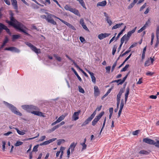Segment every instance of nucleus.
<instances>
[{"instance_id":"obj_1","label":"nucleus","mask_w":159,"mask_h":159,"mask_svg":"<svg viewBox=\"0 0 159 159\" xmlns=\"http://www.w3.org/2000/svg\"><path fill=\"white\" fill-rule=\"evenodd\" d=\"M10 21L7 20V22L10 25L13 26L17 30L24 33L27 35L30 36V34L26 32V30L28 29L21 23L18 22L14 18L13 13H10Z\"/></svg>"},{"instance_id":"obj_2","label":"nucleus","mask_w":159,"mask_h":159,"mask_svg":"<svg viewBox=\"0 0 159 159\" xmlns=\"http://www.w3.org/2000/svg\"><path fill=\"white\" fill-rule=\"evenodd\" d=\"M4 104L11 110L14 114L19 116H21L22 114L19 111H17L16 107H14L12 105L9 104L8 103L4 102Z\"/></svg>"},{"instance_id":"obj_3","label":"nucleus","mask_w":159,"mask_h":159,"mask_svg":"<svg viewBox=\"0 0 159 159\" xmlns=\"http://www.w3.org/2000/svg\"><path fill=\"white\" fill-rule=\"evenodd\" d=\"M52 17L57 19L59 20H61V19L53 15L48 14L47 18H46V20L48 21V22L50 23L53 25H57V23L55 21H54V20L52 18Z\"/></svg>"},{"instance_id":"obj_4","label":"nucleus","mask_w":159,"mask_h":159,"mask_svg":"<svg viewBox=\"0 0 159 159\" xmlns=\"http://www.w3.org/2000/svg\"><path fill=\"white\" fill-rule=\"evenodd\" d=\"M22 107L27 111L31 113L34 110H37L38 109L37 107L33 105H24L22 106Z\"/></svg>"},{"instance_id":"obj_5","label":"nucleus","mask_w":159,"mask_h":159,"mask_svg":"<svg viewBox=\"0 0 159 159\" xmlns=\"http://www.w3.org/2000/svg\"><path fill=\"white\" fill-rule=\"evenodd\" d=\"M25 43L36 53L38 54L41 53L40 50L39 49H38L30 43L28 42H26Z\"/></svg>"},{"instance_id":"obj_6","label":"nucleus","mask_w":159,"mask_h":159,"mask_svg":"<svg viewBox=\"0 0 159 159\" xmlns=\"http://www.w3.org/2000/svg\"><path fill=\"white\" fill-rule=\"evenodd\" d=\"M104 114V111H102L101 112L98 116H96L92 122V125L93 126H94Z\"/></svg>"},{"instance_id":"obj_7","label":"nucleus","mask_w":159,"mask_h":159,"mask_svg":"<svg viewBox=\"0 0 159 159\" xmlns=\"http://www.w3.org/2000/svg\"><path fill=\"white\" fill-rule=\"evenodd\" d=\"M96 114L95 111H94L90 117H88L82 125L81 126H83L88 124L94 117Z\"/></svg>"},{"instance_id":"obj_8","label":"nucleus","mask_w":159,"mask_h":159,"mask_svg":"<svg viewBox=\"0 0 159 159\" xmlns=\"http://www.w3.org/2000/svg\"><path fill=\"white\" fill-rule=\"evenodd\" d=\"M65 147H61L60 148V151H57L56 154V157H58L61 153L59 159H61L63 154L64 151L65 149Z\"/></svg>"},{"instance_id":"obj_9","label":"nucleus","mask_w":159,"mask_h":159,"mask_svg":"<svg viewBox=\"0 0 159 159\" xmlns=\"http://www.w3.org/2000/svg\"><path fill=\"white\" fill-rule=\"evenodd\" d=\"M81 112L80 110H79L77 112H75L72 116V120H73L75 121L79 118V115Z\"/></svg>"},{"instance_id":"obj_10","label":"nucleus","mask_w":159,"mask_h":159,"mask_svg":"<svg viewBox=\"0 0 159 159\" xmlns=\"http://www.w3.org/2000/svg\"><path fill=\"white\" fill-rule=\"evenodd\" d=\"M111 35L109 33H101L98 35V38L100 40H102L103 39L108 37Z\"/></svg>"},{"instance_id":"obj_11","label":"nucleus","mask_w":159,"mask_h":159,"mask_svg":"<svg viewBox=\"0 0 159 159\" xmlns=\"http://www.w3.org/2000/svg\"><path fill=\"white\" fill-rule=\"evenodd\" d=\"M143 142L147 143L154 145H155L156 143L155 142L154 140L148 138L144 139L143 140Z\"/></svg>"},{"instance_id":"obj_12","label":"nucleus","mask_w":159,"mask_h":159,"mask_svg":"<svg viewBox=\"0 0 159 159\" xmlns=\"http://www.w3.org/2000/svg\"><path fill=\"white\" fill-rule=\"evenodd\" d=\"M56 139H57L56 138H53V139H49L48 140L45 141V142L41 143L39 144V145L40 146H42V145H47L49 144L50 143L53 142L54 141H55Z\"/></svg>"},{"instance_id":"obj_13","label":"nucleus","mask_w":159,"mask_h":159,"mask_svg":"<svg viewBox=\"0 0 159 159\" xmlns=\"http://www.w3.org/2000/svg\"><path fill=\"white\" fill-rule=\"evenodd\" d=\"M31 113L35 115L39 116L40 117H46V116L44 115L43 113L39 111H33L31 112Z\"/></svg>"},{"instance_id":"obj_14","label":"nucleus","mask_w":159,"mask_h":159,"mask_svg":"<svg viewBox=\"0 0 159 159\" xmlns=\"http://www.w3.org/2000/svg\"><path fill=\"white\" fill-rule=\"evenodd\" d=\"M60 21L62 22V23H64V24H65L68 27H69L70 28H71L72 29L74 30H76V29L72 25L70 24L69 23L65 21L62 20H60Z\"/></svg>"},{"instance_id":"obj_15","label":"nucleus","mask_w":159,"mask_h":159,"mask_svg":"<svg viewBox=\"0 0 159 159\" xmlns=\"http://www.w3.org/2000/svg\"><path fill=\"white\" fill-rule=\"evenodd\" d=\"M87 71L90 74L92 82L95 84L96 83V79L95 77L94 76V74L89 70H87Z\"/></svg>"},{"instance_id":"obj_16","label":"nucleus","mask_w":159,"mask_h":159,"mask_svg":"<svg viewBox=\"0 0 159 159\" xmlns=\"http://www.w3.org/2000/svg\"><path fill=\"white\" fill-rule=\"evenodd\" d=\"M94 95L95 97L98 96L100 94V92L98 87L97 86H95L94 87Z\"/></svg>"},{"instance_id":"obj_17","label":"nucleus","mask_w":159,"mask_h":159,"mask_svg":"<svg viewBox=\"0 0 159 159\" xmlns=\"http://www.w3.org/2000/svg\"><path fill=\"white\" fill-rule=\"evenodd\" d=\"M124 89L123 88H121L120 89L119 93L117 95V100H120L121 96L122 93H124Z\"/></svg>"},{"instance_id":"obj_18","label":"nucleus","mask_w":159,"mask_h":159,"mask_svg":"<svg viewBox=\"0 0 159 159\" xmlns=\"http://www.w3.org/2000/svg\"><path fill=\"white\" fill-rule=\"evenodd\" d=\"M11 4L14 7V8L16 10L18 9V6L17 2L16 0H11Z\"/></svg>"},{"instance_id":"obj_19","label":"nucleus","mask_w":159,"mask_h":159,"mask_svg":"<svg viewBox=\"0 0 159 159\" xmlns=\"http://www.w3.org/2000/svg\"><path fill=\"white\" fill-rule=\"evenodd\" d=\"M107 3V2L106 0L103 1L102 2H98L97 4V7L101 6V7H104L105 6Z\"/></svg>"},{"instance_id":"obj_20","label":"nucleus","mask_w":159,"mask_h":159,"mask_svg":"<svg viewBox=\"0 0 159 159\" xmlns=\"http://www.w3.org/2000/svg\"><path fill=\"white\" fill-rule=\"evenodd\" d=\"M77 143H75L74 142L72 143L70 145L69 149H70L71 152H72L74 150V148L76 145Z\"/></svg>"},{"instance_id":"obj_21","label":"nucleus","mask_w":159,"mask_h":159,"mask_svg":"<svg viewBox=\"0 0 159 159\" xmlns=\"http://www.w3.org/2000/svg\"><path fill=\"white\" fill-rule=\"evenodd\" d=\"M129 87H127L126 89V93L125 94V103L127 102V100L128 96L129 94Z\"/></svg>"},{"instance_id":"obj_22","label":"nucleus","mask_w":159,"mask_h":159,"mask_svg":"<svg viewBox=\"0 0 159 159\" xmlns=\"http://www.w3.org/2000/svg\"><path fill=\"white\" fill-rule=\"evenodd\" d=\"M129 38L125 34L121 39V42L124 43V41L125 40L126 42L129 40Z\"/></svg>"},{"instance_id":"obj_23","label":"nucleus","mask_w":159,"mask_h":159,"mask_svg":"<svg viewBox=\"0 0 159 159\" xmlns=\"http://www.w3.org/2000/svg\"><path fill=\"white\" fill-rule=\"evenodd\" d=\"M71 70L73 71L75 75H76L77 77L78 80H79L80 81H82V80L81 79V78L79 76L77 72L76 71V70H75V69L73 68H71Z\"/></svg>"},{"instance_id":"obj_24","label":"nucleus","mask_w":159,"mask_h":159,"mask_svg":"<svg viewBox=\"0 0 159 159\" xmlns=\"http://www.w3.org/2000/svg\"><path fill=\"white\" fill-rule=\"evenodd\" d=\"M136 28L137 27H135L131 31L128 32L126 35L128 36V37L130 38L131 35L135 32Z\"/></svg>"},{"instance_id":"obj_25","label":"nucleus","mask_w":159,"mask_h":159,"mask_svg":"<svg viewBox=\"0 0 159 159\" xmlns=\"http://www.w3.org/2000/svg\"><path fill=\"white\" fill-rule=\"evenodd\" d=\"M123 24H124L123 23L116 24V25H114L113 27H112V30L116 29L117 28H119L121 26V25Z\"/></svg>"},{"instance_id":"obj_26","label":"nucleus","mask_w":159,"mask_h":159,"mask_svg":"<svg viewBox=\"0 0 159 159\" xmlns=\"http://www.w3.org/2000/svg\"><path fill=\"white\" fill-rule=\"evenodd\" d=\"M72 10L71 11V12L73 13L77 16H80V15L78 10L75 8H73Z\"/></svg>"},{"instance_id":"obj_27","label":"nucleus","mask_w":159,"mask_h":159,"mask_svg":"<svg viewBox=\"0 0 159 159\" xmlns=\"http://www.w3.org/2000/svg\"><path fill=\"white\" fill-rule=\"evenodd\" d=\"M78 1L81 5L85 9H86V7L85 6V3L83 0H77Z\"/></svg>"},{"instance_id":"obj_28","label":"nucleus","mask_w":159,"mask_h":159,"mask_svg":"<svg viewBox=\"0 0 159 159\" xmlns=\"http://www.w3.org/2000/svg\"><path fill=\"white\" fill-rule=\"evenodd\" d=\"M20 37V35L19 34L13 35L12 36V40L14 41L16 39H17Z\"/></svg>"},{"instance_id":"obj_29","label":"nucleus","mask_w":159,"mask_h":159,"mask_svg":"<svg viewBox=\"0 0 159 159\" xmlns=\"http://www.w3.org/2000/svg\"><path fill=\"white\" fill-rule=\"evenodd\" d=\"M65 9L67 11H70V12L72 10L73 8H71L70 6L69 5H66L64 7Z\"/></svg>"},{"instance_id":"obj_30","label":"nucleus","mask_w":159,"mask_h":159,"mask_svg":"<svg viewBox=\"0 0 159 159\" xmlns=\"http://www.w3.org/2000/svg\"><path fill=\"white\" fill-rule=\"evenodd\" d=\"M53 56L58 61L60 62L61 61V58L59 56H58L57 54H54Z\"/></svg>"},{"instance_id":"obj_31","label":"nucleus","mask_w":159,"mask_h":159,"mask_svg":"<svg viewBox=\"0 0 159 159\" xmlns=\"http://www.w3.org/2000/svg\"><path fill=\"white\" fill-rule=\"evenodd\" d=\"M13 128L15 129L16 130L17 133L20 135H24L25 134V132L20 131L17 128Z\"/></svg>"},{"instance_id":"obj_32","label":"nucleus","mask_w":159,"mask_h":159,"mask_svg":"<svg viewBox=\"0 0 159 159\" xmlns=\"http://www.w3.org/2000/svg\"><path fill=\"white\" fill-rule=\"evenodd\" d=\"M66 115H61L60 117H59V118L57 119V121H58V122H60L64 119V118L66 117Z\"/></svg>"},{"instance_id":"obj_33","label":"nucleus","mask_w":159,"mask_h":159,"mask_svg":"<svg viewBox=\"0 0 159 159\" xmlns=\"http://www.w3.org/2000/svg\"><path fill=\"white\" fill-rule=\"evenodd\" d=\"M151 64L150 61L148 58L145 62L144 66H150Z\"/></svg>"},{"instance_id":"obj_34","label":"nucleus","mask_w":159,"mask_h":159,"mask_svg":"<svg viewBox=\"0 0 159 159\" xmlns=\"http://www.w3.org/2000/svg\"><path fill=\"white\" fill-rule=\"evenodd\" d=\"M139 153L141 154L148 155L149 154V152L144 150H142L139 152Z\"/></svg>"},{"instance_id":"obj_35","label":"nucleus","mask_w":159,"mask_h":159,"mask_svg":"<svg viewBox=\"0 0 159 159\" xmlns=\"http://www.w3.org/2000/svg\"><path fill=\"white\" fill-rule=\"evenodd\" d=\"M3 27H2V28L3 29V30H5L9 34H10V30L9 29H8L7 27L5 25H3Z\"/></svg>"},{"instance_id":"obj_36","label":"nucleus","mask_w":159,"mask_h":159,"mask_svg":"<svg viewBox=\"0 0 159 159\" xmlns=\"http://www.w3.org/2000/svg\"><path fill=\"white\" fill-rule=\"evenodd\" d=\"M65 142V140L63 139H61L57 140V144L58 145H59L62 143H64Z\"/></svg>"},{"instance_id":"obj_37","label":"nucleus","mask_w":159,"mask_h":159,"mask_svg":"<svg viewBox=\"0 0 159 159\" xmlns=\"http://www.w3.org/2000/svg\"><path fill=\"white\" fill-rule=\"evenodd\" d=\"M129 67V64L126 65L125 66L121 69V71H125Z\"/></svg>"},{"instance_id":"obj_38","label":"nucleus","mask_w":159,"mask_h":159,"mask_svg":"<svg viewBox=\"0 0 159 159\" xmlns=\"http://www.w3.org/2000/svg\"><path fill=\"white\" fill-rule=\"evenodd\" d=\"M124 106V102L123 99H122L121 101L120 106V109H122Z\"/></svg>"},{"instance_id":"obj_39","label":"nucleus","mask_w":159,"mask_h":159,"mask_svg":"<svg viewBox=\"0 0 159 159\" xmlns=\"http://www.w3.org/2000/svg\"><path fill=\"white\" fill-rule=\"evenodd\" d=\"M124 106V102L123 99H122L121 101L120 106V109H122Z\"/></svg>"},{"instance_id":"obj_40","label":"nucleus","mask_w":159,"mask_h":159,"mask_svg":"<svg viewBox=\"0 0 159 159\" xmlns=\"http://www.w3.org/2000/svg\"><path fill=\"white\" fill-rule=\"evenodd\" d=\"M79 91L82 93H84L85 92L84 89L81 87V86H79L78 87Z\"/></svg>"},{"instance_id":"obj_41","label":"nucleus","mask_w":159,"mask_h":159,"mask_svg":"<svg viewBox=\"0 0 159 159\" xmlns=\"http://www.w3.org/2000/svg\"><path fill=\"white\" fill-rule=\"evenodd\" d=\"M154 37V34L153 33H152L151 34V45H152L153 43V40Z\"/></svg>"},{"instance_id":"obj_42","label":"nucleus","mask_w":159,"mask_h":159,"mask_svg":"<svg viewBox=\"0 0 159 159\" xmlns=\"http://www.w3.org/2000/svg\"><path fill=\"white\" fill-rule=\"evenodd\" d=\"M15 48V47H10L9 48H6L5 49V50H9L10 51H13L14 49Z\"/></svg>"},{"instance_id":"obj_43","label":"nucleus","mask_w":159,"mask_h":159,"mask_svg":"<svg viewBox=\"0 0 159 159\" xmlns=\"http://www.w3.org/2000/svg\"><path fill=\"white\" fill-rule=\"evenodd\" d=\"M117 48V46L116 45L114 46L112 51V54L113 55H114L115 53Z\"/></svg>"},{"instance_id":"obj_44","label":"nucleus","mask_w":159,"mask_h":159,"mask_svg":"<svg viewBox=\"0 0 159 159\" xmlns=\"http://www.w3.org/2000/svg\"><path fill=\"white\" fill-rule=\"evenodd\" d=\"M23 143L21 141H17L15 144V146H18L20 145H21Z\"/></svg>"},{"instance_id":"obj_45","label":"nucleus","mask_w":159,"mask_h":159,"mask_svg":"<svg viewBox=\"0 0 159 159\" xmlns=\"http://www.w3.org/2000/svg\"><path fill=\"white\" fill-rule=\"evenodd\" d=\"M106 121V117H105L104 120V121H103V125H102V126L101 129V132H102L103 129L104 128L105 126Z\"/></svg>"},{"instance_id":"obj_46","label":"nucleus","mask_w":159,"mask_h":159,"mask_svg":"<svg viewBox=\"0 0 159 159\" xmlns=\"http://www.w3.org/2000/svg\"><path fill=\"white\" fill-rule=\"evenodd\" d=\"M117 63V61H116L114 63L112 68H111V71L113 72L114 69L115 68L116 66Z\"/></svg>"},{"instance_id":"obj_47","label":"nucleus","mask_w":159,"mask_h":159,"mask_svg":"<svg viewBox=\"0 0 159 159\" xmlns=\"http://www.w3.org/2000/svg\"><path fill=\"white\" fill-rule=\"evenodd\" d=\"M106 20L107 22L108 23L110 26L112 24V21L109 19V17L107 18H106Z\"/></svg>"},{"instance_id":"obj_48","label":"nucleus","mask_w":159,"mask_h":159,"mask_svg":"<svg viewBox=\"0 0 159 159\" xmlns=\"http://www.w3.org/2000/svg\"><path fill=\"white\" fill-rule=\"evenodd\" d=\"M135 3L133 2L132 3H131L129 6L128 7V8L129 9H130L132 8L134 5L135 4Z\"/></svg>"},{"instance_id":"obj_49","label":"nucleus","mask_w":159,"mask_h":159,"mask_svg":"<svg viewBox=\"0 0 159 159\" xmlns=\"http://www.w3.org/2000/svg\"><path fill=\"white\" fill-rule=\"evenodd\" d=\"M130 51H131V50L130 49H129V50L126 51L125 52H124L123 54H121L120 55V56L123 57V56H124L126 54L129 53Z\"/></svg>"},{"instance_id":"obj_50","label":"nucleus","mask_w":159,"mask_h":159,"mask_svg":"<svg viewBox=\"0 0 159 159\" xmlns=\"http://www.w3.org/2000/svg\"><path fill=\"white\" fill-rule=\"evenodd\" d=\"M82 146L83 147V148H82V150H84L86 149V145L84 143H82L81 144Z\"/></svg>"},{"instance_id":"obj_51","label":"nucleus","mask_w":159,"mask_h":159,"mask_svg":"<svg viewBox=\"0 0 159 159\" xmlns=\"http://www.w3.org/2000/svg\"><path fill=\"white\" fill-rule=\"evenodd\" d=\"M146 28L145 26H143L142 27L140 30H138V33H140L142 32L143 31L145 30Z\"/></svg>"},{"instance_id":"obj_52","label":"nucleus","mask_w":159,"mask_h":159,"mask_svg":"<svg viewBox=\"0 0 159 159\" xmlns=\"http://www.w3.org/2000/svg\"><path fill=\"white\" fill-rule=\"evenodd\" d=\"M2 150L3 151H4L5 149L6 142L4 141H2Z\"/></svg>"},{"instance_id":"obj_53","label":"nucleus","mask_w":159,"mask_h":159,"mask_svg":"<svg viewBox=\"0 0 159 159\" xmlns=\"http://www.w3.org/2000/svg\"><path fill=\"white\" fill-rule=\"evenodd\" d=\"M38 145L35 146L33 148V151L34 152L37 151H38Z\"/></svg>"},{"instance_id":"obj_54","label":"nucleus","mask_w":159,"mask_h":159,"mask_svg":"<svg viewBox=\"0 0 159 159\" xmlns=\"http://www.w3.org/2000/svg\"><path fill=\"white\" fill-rule=\"evenodd\" d=\"M46 136L45 135H43L40 138L39 141H43V140H44L46 138Z\"/></svg>"},{"instance_id":"obj_55","label":"nucleus","mask_w":159,"mask_h":159,"mask_svg":"<svg viewBox=\"0 0 159 159\" xmlns=\"http://www.w3.org/2000/svg\"><path fill=\"white\" fill-rule=\"evenodd\" d=\"M8 38L7 37H6L3 43L5 45L8 42Z\"/></svg>"},{"instance_id":"obj_56","label":"nucleus","mask_w":159,"mask_h":159,"mask_svg":"<svg viewBox=\"0 0 159 159\" xmlns=\"http://www.w3.org/2000/svg\"><path fill=\"white\" fill-rule=\"evenodd\" d=\"M146 6V3H145L140 8V11H142L144 9Z\"/></svg>"},{"instance_id":"obj_57","label":"nucleus","mask_w":159,"mask_h":159,"mask_svg":"<svg viewBox=\"0 0 159 159\" xmlns=\"http://www.w3.org/2000/svg\"><path fill=\"white\" fill-rule=\"evenodd\" d=\"M137 44V43H134L133 44H132L129 47V49L135 47Z\"/></svg>"},{"instance_id":"obj_58","label":"nucleus","mask_w":159,"mask_h":159,"mask_svg":"<svg viewBox=\"0 0 159 159\" xmlns=\"http://www.w3.org/2000/svg\"><path fill=\"white\" fill-rule=\"evenodd\" d=\"M139 130H136L135 131H134L133 132L132 134L133 135H136L138 134L139 133Z\"/></svg>"},{"instance_id":"obj_59","label":"nucleus","mask_w":159,"mask_h":159,"mask_svg":"<svg viewBox=\"0 0 159 159\" xmlns=\"http://www.w3.org/2000/svg\"><path fill=\"white\" fill-rule=\"evenodd\" d=\"M3 24L0 23V34L1 33L2 30L3 29L2 27H3Z\"/></svg>"},{"instance_id":"obj_60","label":"nucleus","mask_w":159,"mask_h":159,"mask_svg":"<svg viewBox=\"0 0 159 159\" xmlns=\"http://www.w3.org/2000/svg\"><path fill=\"white\" fill-rule=\"evenodd\" d=\"M83 27V28L85 30H86L87 31H89V29H88V28L86 26V25H85V24L83 25H82Z\"/></svg>"},{"instance_id":"obj_61","label":"nucleus","mask_w":159,"mask_h":159,"mask_svg":"<svg viewBox=\"0 0 159 159\" xmlns=\"http://www.w3.org/2000/svg\"><path fill=\"white\" fill-rule=\"evenodd\" d=\"M154 74L153 72H152L150 71H148V72L146 73V75H149V76H152Z\"/></svg>"},{"instance_id":"obj_62","label":"nucleus","mask_w":159,"mask_h":159,"mask_svg":"<svg viewBox=\"0 0 159 159\" xmlns=\"http://www.w3.org/2000/svg\"><path fill=\"white\" fill-rule=\"evenodd\" d=\"M150 61L151 63L152 64H153V62L155 61L154 57H153V58H152L150 57L149 58Z\"/></svg>"},{"instance_id":"obj_63","label":"nucleus","mask_w":159,"mask_h":159,"mask_svg":"<svg viewBox=\"0 0 159 159\" xmlns=\"http://www.w3.org/2000/svg\"><path fill=\"white\" fill-rule=\"evenodd\" d=\"M80 39L82 43H83L85 41L84 38L82 37H80Z\"/></svg>"},{"instance_id":"obj_64","label":"nucleus","mask_w":159,"mask_h":159,"mask_svg":"<svg viewBox=\"0 0 159 159\" xmlns=\"http://www.w3.org/2000/svg\"><path fill=\"white\" fill-rule=\"evenodd\" d=\"M5 3L8 5H10V2L9 0H4Z\"/></svg>"}]
</instances>
